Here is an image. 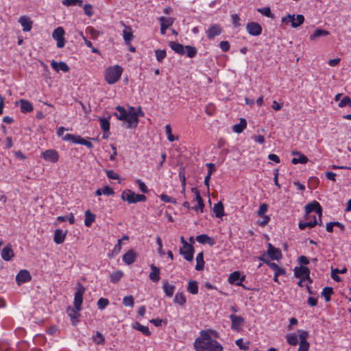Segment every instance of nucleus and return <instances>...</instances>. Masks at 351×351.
I'll return each mask as SVG.
<instances>
[{"label": "nucleus", "instance_id": "69168bd1", "mask_svg": "<svg viewBox=\"0 0 351 351\" xmlns=\"http://www.w3.org/2000/svg\"><path fill=\"white\" fill-rule=\"evenodd\" d=\"M298 351H308L310 347L308 341H302L299 343Z\"/></svg>", "mask_w": 351, "mask_h": 351}, {"label": "nucleus", "instance_id": "c03bdc74", "mask_svg": "<svg viewBox=\"0 0 351 351\" xmlns=\"http://www.w3.org/2000/svg\"><path fill=\"white\" fill-rule=\"evenodd\" d=\"M160 25H162L167 28H169L173 23V19L171 17L160 16L159 18Z\"/></svg>", "mask_w": 351, "mask_h": 351}, {"label": "nucleus", "instance_id": "864d4df0", "mask_svg": "<svg viewBox=\"0 0 351 351\" xmlns=\"http://www.w3.org/2000/svg\"><path fill=\"white\" fill-rule=\"evenodd\" d=\"M100 126L101 130L106 132L110 130V121L105 118L100 119Z\"/></svg>", "mask_w": 351, "mask_h": 351}, {"label": "nucleus", "instance_id": "774afa93", "mask_svg": "<svg viewBox=\"0 0 351 351\" xmlns=\"http://www.w3.org/2000/svg\"><path fill=\"white\" fill-rule=\"evenodd\" d=\"M232 22L234 27L240 26V17L238 14H234L231 15Z\"/></svg>", "mask_w": 351, "mask_h": 351}, {"label": "nucleus", "instance_id": "e2e57ef3", "mask_svg": "<svg viewBox=\"0 0 351 351\" xmlns=\"http://www.w3.org/2000/svg\"><path fill=\"white\" fill-rule=\"evenodd\" d=\"M83 9H84V13L87 16H91L93 14V7L90 4H88V3L85 4L83 7Z\"/></svg>", "mask_w": 351, "mask_h": 351}, {"label": "nucleus", "instance_id": "3c124183", "mask_svg": "<svg viewBox=\"0 0 351 351\" xmlns=\"http://www.w3.org/2000/svg\"><path fill=\"white\" fill-rule=\"evenodd\" d=\"M123 276V273L121 271L114 272L110 275V281L113 283H117L120 280Z\"/></svg>", "mask_w": 351, "mask_h": 351}, {"label": "nucleus", "instance_id": "a19ab883", "mask_svg": "<svg viewBox=\"0 0 351 351\" xmlns=\"http://www.w3.org/2000/svg\"><path fill=\"white\" fill-rule=\"evenodd\" d=\"M329 34V32L324 29H317L313 34L310 36L311 40H315L318 37L326 36Z\"/></svg>", "mask_w": 351, "mask_h": 351}, {"label": "nucleus", "instance_id": "412c9836", "mask_svg": "<svg viewBox=\"0 0 351 351\" xmlns=\"http://www.w3.org/2000/svg\"><path fill=\"white\" fill-rule=\"evenodd\" d=\"M123 38L126 45H130L131 41L134 39V35L132 28L130 26H125L123 30Z\"/></svg>", "mask_w": 351, "mask_h": 351}, {"label": "nucleus", "instance_id": "f03ea898", "mask_svg": "<svg viewBox=\"0 0 351 351\" xmlns=\"http://www.w3.org/2000/svg\"><path fill=\"white\" fill-rule=\"evenodd\" d=\"M115 110L113 115L117 119L124 121L128 129L136 128L138 124V117L144 116V112L141 107L136 109L133 106H129L128 110H127L124 107L117 106Z\"/></svg>", "mask_w": 351, "mask_h": 351}, {"label": "nucleus", "instance_id": "49530a36", "mask_svg": "<svg viewBox=\"0 0 351 351\" xmlns=\"http://www.w3.org/2000/svg\"><path fill=\"white\" fill-rule=\"evenodd\" d=\"M81 310H77L75 307L74 308L69 307L66 310V312H67L68 315H69V317H71V319L72 320H73L74 319L78 318V317L80 316L79 312Z\"/></svg>", "mask_w": 351, "mask_h": 351}, {"label": "nucleus", "instance_id": "052dcab7", "mask_svg": "<svg viewBox=\"0 0 351 351\" xmlns=\"http://www.w3.org/2000/svg\"><path fill=\"white\" fill-rule=\"evenodd\" d=\"M136 184H138V189H140V191L144 193H147L148 192V188L147 186H146V184H145V182H143L142 180H137L136 181Z\"/></svg>", "mask_w": 351, "mask_h": 351}, {"label": "nucleus", "instance_id": "37998d69", "mask_svg": "<svg viewBox=\"0 0 351 351\" xmlns=\"http://www.w3.org/2000/svg\"><path fill=\"white\" fill-rule=\"evenodd\" d=\"M287 342L291 346H296L298 343V338L295 333H289L286 336Z\"/></svg>", "mask_w": 351, "mask_h": 351}, {"label": "nucleus", "instance_id": "7c9ffc66", "mask_svg": "<svg viewBox=\"0 0 351 351\" xmlns=\"http://www.w3.org/2000/svg\"><path fill=\"white\" fill-rule=\"evenodd\" d=\"M169 45L171 49L176 53L180 55H184L185 53V47H184L182 44L171 41L169 43Z\"/></svg>", "mask_w": 351, "mask_h": 351}, {"label": "nucleus", "instance_id": "4468645a", "mask_svg": "<svg viewBox=\"0 0 351 351\" xmlns=\"http://www.w3.org/2000/svg\"><path fill=\"white\" fill-rule=\"evenodd\" d=\"M30 273L25 269L21 270L16 276V282L18 285H21L23 283L27 282L31 280Z\"/></svg>", "mask_w": 351, "mask_h": 351}, {"label": "nucleus", "instance_id": "423d86ee", "mask_svg": "<svg viewBox=\"0 0 351 351\" xmlns=\"http://www.w3.org/2000/svg\"><path fill=\"white\" fill-rule=\"evenodd\" d=\"M181 242L182 247L180 249V254L183 256L184 258L187 261H192L193 260L194 247L192 245L189 244L183 237H181Z\"/></svg>", "mask_w": 351, "mask_h": 351}, {"label": "nucleus", "instance_id": "c9c22d12", "mask_svg": "<svg viewBox=\"0 0 351 351\" xmlns=\"http://www.w3.org/2000/svg\"><path fill=\"white\" fill-rule=\"evenodd\" d=\"M187 291L191 294L195 295L198 293V283L196 280H189L187 286Z\"/></svg>", "mask_w": 351, "mask_h": 351}, {"label": "nucleus", "instance_id": "a18cd8bd", "mask_svg": "<svg viewBox=\"0 0 351 351\" xmlns=\"http://www.w3.org/2000/svg\"><path fill=\"white\" fill-rule=\"evenodd\" d=\"M62 4L66 6H74L82 7L83 5L82 0H63Z\"/></svg>", "mask_w": 351, "mask_h": 351}, {"label": "nucleus", "instance_id": "7ed1b4c3", "mask_svg": "<svg viewBox=\"0 0 351 351\" xmlns=\"http://www.w3.org/2000/svg\"><path fill=\"white\" fill-rule=\"evenodd\" d=\"M123 73V68L119 65L109 66L106 70L105 78L109 84H114L119 80Z\"/></svg>", "mask_w": 351, "mask_h": 351}, {"label": "nucleus", "instance_id": "e433bc0d", "mask_svg": "<svg viewBox=\"0 0 351 351\" xmlns=\"http://www.w3.org/2000/svg\"><path fill=\"white\" fill-rule=\"evenodd\" d=\"M95 219V215L90 210H86L85 213L84 224L87 227H90Z\"/></svg>", "mask_w": 351, "mask_h": 351}, {"label": "nucleus", "instance_id": "72a5a7b5", "mask_svg": "<svg viewBox=\"0 0 351 351\" xmlns=\"http://www.w3.org/2000/svg\"><path fill=\"white\" fill-rule=\"evenodd\" d=\"M246 126L247 122L245 119H241L240 122L239 123H237L232 126V130L233 132L239 134L243 131Z\"/></svg>", "mask_w": 351, "mask_h": 351}, {"label": "nucleus", "instance_id": "f3484780", "mask_svg": "<svg viewBox=\"0 0 351 351\" xmlns=\"http://www.w3.org/2000/svg\"><path fill=\"white\" fill-rule=\"evenodd\" d=\"M294 275L297 278L304 279L308 278L310 275V269L306 266L301 265L300 267H295L294 269Z\"/></svg>", "mask_w": 351, "mask_h": 351}, {"label": "nucleus", "instance_id": "bf43d9fd", "mask_svg": "<svg viewBox=\"0 0 351 351\" xmlns=\"http://www.w3.org/2000/svg\"><path fill=\"white\" fill-rule=\"evenodd\" d=\"M268 206L267 204H262L260 205L259 208L257 211V215L258 216H263L265 215V213L267 211Z\"/></svg>", "mask_w": 351, "mask_h": 351}, {"label": "nucleus", "instance_id": "b1692460", "mask_svg": "<svg viewBox=\"0 0 351 351\" xmlns=\"http://www.w3.org/2000/svg\"><path fill=\"white\" fill-rule=\"evenodd\" d=\"M51 66L53 69H54L56 72H59L62 71L64 73L68 72L69 71V66L64 62H57L53 60L51 62Z\"/></svg>", "mask_w": 351, "mask_h": 351}, {"label": "nucleus", "instance_id": "9b49d317", "mask_svg": "<svg viewBox=\"0 0 351 351\" xmlns=\"http://www.w3.org/2000/svg\"><path fill=\"white\" fill-rule=\"evenodd\" d=\"M229 318L232 322L231 328L235 331H239L241 329L242 325L245 323V319L239 315L231 314Z\"/></svg>", "mask_w": 351, "mask_h": 351}, {"label": "nucleus", "instance_id": "680f3d73", "mask_svg": "<svg viewBox=\"0 0 351 351\" xmlns=\"http://www.w3.org/2000/svg\"><path fill=\"white\" fill-rule=\"evenodd\" d=\"M83 40H84L85 45L91 49V51L94 53H99V51L98 49L93 47L92 43L88 40L86 37L83 36Z\"/></svg>", "mask_w": 351, "mask_h": 351}, {"label": "nucleus", "instance_id": "2f4dec72", "mask_svg": "<svg viewBox=\"0 0 351 351\" xmlns=\"http://www.w3.org/2000/svg\"><path fill=\"white\" fill-rule=\"evenodd\" d=\"M213 210L217 218H221L224 215L223 205L221 202L214 205Z\"/></svg>", "mask_w": 351, "mask_h": 351}, {"label": "nucleus", "instance_id": "79ce46f5", "mask_svg": "<svg viewBox=\"0 0 351 351\" xmlns=\"http://www.w3.org/2000/svg\"><path fill=\"white\" fill-rule=\"evenodd\" d=\"M332 293L333 289L330 287H324L321 293L326 302H329L330 300V297Z\"/></svg>", "mask_w": 351, "mask_h": 351}, {"label": "nucleus", "instance_id": "9d476101", "mask_svg": "<svg viewBox=\"0 0 351 351\" xmlns=\"http://www.w3.org/2000/svg\"><path fill=\"white\" fill-rule=\"evenodd\" d=\"M64 35V30L61 27H58L55 29L52 33V37L55 40H56V45L58 48H62L65 45Z\"/></svg>", "mask_w": 351, "mask_h": 351}, {"label": "nucleus", "instance_id": "603ef678", "mask_svg": "<svg viewBox=\"0 0 351 351\" xmlns=\"http://www.w3.org/2000/svg\"><path fill=\"white\" fill-rule=\"evenodd\" d=\"M189 58H194L197 53V49L195 47L186 45L185 47V52Z\"/></svg>", "mask_w": 351, "mask_h": 351}, {"label": "nucleus", "instance_id": "de8ad7c7", "mask_svg": "<svg viewBox=\"0 0 351 351\" xmlns=\"http://www.w3.org/2000/svg\"><path fill=\"white\" fill-rule=\"evenodd\" d=\"M155 55L156 60L159 62H162L163 60L166 58L167 52L165 49H156L155 50Z\"/></svg>", "mask_w": 351, "mask_h": 351}, {"label": "nucleus", "instance_id": "473e14b6", "mask_svg": "<svg viewBox=\"0 0 351 351\" xmlns=\"http://www.w3.org/2000/svg\"><path fill=\"white\" fill-rule=\"evenodd\" d=\"M62 139L65 141H71L75 144H80V142L82 141L83 138H82L80 135L66 134L64 136H63Z\"/></svg>", "mask_w": 351, "mask_h": 351}, {"label": "nucleus", "instance_id": "8fccbe9b", "mask_svg": "<svg viewBox=\"0 0 351 351\" xmlns=\"http://www.w3.org/2000/svg\"><path fill=\"white\" fill-rule=\"evenodd\" d=\"M122 304L125 306L133 307L134 304V300L132 295L125 296L123 298Z\"/></svg>", "mask_w": 351, "mask_h": 351}, {"label": "nucleus", "instance_id": "39448f33", "mask_svg": "<svg viewBox=\"0 0 351 351\" xmlns=\"http://www.w3.org/2000/svg\"><path fill=\"white\" fill-rule=\"evenodd\" d=\"M121 199L129 204H135L140 202H145L147 198L145 195L136 194L131 190L124 191L121 194Z\"/></svg>", "mask_w": 351, "mask_h": 351}, {"label": "nucleus", "instance_id": "f704fd0d", "mask_svg": "<svg viewBox=\"0 0 351 351\" xmlns=\"http://www.w3.org/2000/svg\"><path fill=\"white\" fill-rule=\"evenodd\" d=\"M268 266L274 271L276 276L285 275L286 270L284 268L279 267L275 263H268Z\"/></svg>", "mask_w": 351, "mask_h": 351}, {"label": "nucleus", "instance_id": "a878e982", "mask_svg": "<svg viewBox=\"0 0 351 351\" xmlns=\"http://www.w3.org/2000/svg\"><path fill=\"white\" fill-rule=\"evenodd\" d=\"M14 255V252L10 244L5 246L1 251V257L5 261H10Z\"/></svg>", "mask_w": 351, "mask_h": 351}, {"label": "nucleus", "instance_id": "ddd939ff", "mask_svg": "<svg viewBox=\"0 0 351 351\" xmlns=\"http://www.w3.org/2000/svg\"><path fill=\"white\" fill-rule=\"evenodd\" d=\"M42 158L46 161L56 162L59 159V154L56 150L51 149L43 152Z\"/></svg>", "mask_w": 351, "mask_h": 351}, {"label": "nucleus", "instance_id": "6e6d98bb", "mask_svg": "<svg viewBox=\"0 0 351 351\" xmlns=\"http://www.w3.org/2000/svg\"><path fill=\"white\" fill-rule=\"evenodd\" d=\"M109 304V301L106 298H101L97 301V306L100 310L104 309Z\"/></svg>", "mask_w": 351, "mask_h": 351}, {"label": "nucleus", "instance_id": "cd10ccee", "mask_svg": "<svg viewBox=\"0 0 351 351\" xmlns=\"http://www.w3.org/2000/svg\"><path fill=\"white\" fill-rule=\"evenodd\" d=\"M136 256V253L131 250L123 256V261L127 265H131L135 261Z\"/></svg>", "mask_w": 351, "mask_h": 351}, {"label": "nucleus", "instance_id": "0eeeda50", "mask_svg": "<svg viewBox=\"0 0 351 351\" xmlns=\"http://www.w3.org/2000/svg\"><path fill=\"white\" fill-rule=\"evenodd\" d=\"M304 21V17L302 14H298L296 18L294 14H287L282 19V23H291V27L296 28L301 25Z\"/></svg>", "mask_w": 351, "mask_h": 351}, {"label": "nucleus", "instance_id": "5fc2aeb1", "mask_svg": "<svg viewBox=\"0 0 351 351\" xmlns=\"http://www.w3.org/2000/svg\"><path fill=\"white\" fill-rule=\"evenodd\" d=\"M160 199L164 202H166V203H172L173 204H177V202H176V199L175 198H173L166 194H161L160 195Z\"/></svg>", "mask_w": 351, "mask_h": 351}, {"label": "nucleus", "instance_id": "2eb2a0df", "mask_svg": "<svg viewBox=\"0 0 351 351\" xmlns=\"http://www.w3.org/2000/svg\"><path fill=\"white\" fill-rule=\"evenodd\" d=\"M192 191L195 193V199H196L197 203V206H195L192 208L197 213H203L204 212V204L203 199L201 197L199 191L196 189L193 188Z\"/></svg>", "mask_w": 351, "mask_h": 351}, {"label": "nucleus", "instance_id": "338daca9", "mask_svg": "<svg viewBox=\"0 0 351 351\" xmlns=\"http://www.w3.org/2000/svg\"><path fill=\"white\" fill-rule=\"evenodd\" d=\"M102 193H103V195H108V196L113 195L114 194V191L113 189L108 186H106L102 189Z\"/></svg>", "mask_w": 351, "mask_h": 351}, {"label": "nucleus", "instance_id": "6e6552de", "mask_svg": "<svg viewBox=\"0 0 351 351\" xmlns=\"http://www.w3.org/2000/svg\"><path fill=\"white\" fill-rule=\"evenodd\" d=\"M85 291V288L81 285L78 284L76 291L74 295L73 304L77 310H82V304L83 302V294Z\"/></svg>", "mask_w": 351, "mask_h": 351}, {"label": "nucleus", "instance_id": "4be33fe9", "mask_svg": "<svg viewBox=\"0 0 351 351\" xmlns=\"http://www.w3.org/2000/svg\"><path fill=\"white\" fill-rule=\"evenodd\" d=\"M150 268L152 269V271L150 272V274L149 275V278L150 280L154 282H158L160 280V268L156 267L154 264H152L150 265Z\"/></svg>", "mask_w": 351, "mask_h": 351}, {"label": "nucleus", "instance_id": "0e129e2a", "mask_svg": "<svg viewBox=\"0 0 351 351\" xmlns=\"http://www.w3.org/2000/svg\"><path fill=\"white\" fill-rule=\"evenodd\" d=\"M258 11L265 16H267V17L271 16V9L269 7H264L263 8H260L258 10Z\"/></svg>", "mask_w": 351, "mask_h": 351}, {"label": "nucleus", "instance_id": "ea45409f", "mask_svg": "<svg viewBox=\"0 0 351 351\" xmlns=\"http://www.w3.org/2000/svg\"><path fill=\"white\" fill-rule=\"evenodd\" d=\"M173 302L180 306H183L186 302V298L182 292H178L175 295Z\"/></svg>", "mask_w": 351, "mask_h": 351}, {"label": "nucleus", "instance_id": "f8f14e48", "mask_svg": "<svg viewBox=\"0 0 351 351\" xmlns=\"http://www.w3.org/2000/svg\"><path fill=\"white\" fill-rule=\"evenodd\" d=\"M246 30L251 36H259L262 33V27L256 22H250L246 25Z\"/></svg>", "mask_w": 351, "mask_h": 351}, {"label": "nucleus", "instance_id": "f257e3e1", "mask_svg": "<svg viewBox=\"0 0 351 351\" xmlns=\"http://www.w3.org/2000/svg\"><path fill=\"white\" fill-rule=\"evenodd\" d=\"M200 336L194 341V348L196 351H223V346L211 335L217 336V332L212 330H201Z\"/></svg>", "mask_w": 351, "mask_h": 351}, {"label": "nucleus", "instance_id": "dca6fc26", "mask_svg": "<svg viewBox=\"0 0 351 351\" xmlns=\"http://www.w3.org/2000/svg\"><path fill=\"white\" fill-rule=\"evenodd\" d=\"M222 29L219 25L214 24L212 25L206 31L207 37L212 40L215 36H219L221 34Z\"/></svg>", "mask_w": 351, "mask_h": 351}, {"label": "nucleus", "instance_id": "aec40b11", "mask_svg": "<svg viewBox=\"0 0 351 351\" xmlns=\"http://www.w3.org/2000/svg\"><path fill=\"white\" fill-rule=\"evenodd\" d=\"M291 154L293 156H295V157L293 158L291 160V162L294 165L295 164H306L308 162V158L304 154L298 152H292Z\"/></svg>", "mask_w": 351, "mask_h": 351}, {"label": "nucleus", "instance_id": "1a4fd4ad", "mask_svg": "<svg viewBox=\"0 0 351 351\" xmlns=\"http://www.w3.org/2000/svg\"><path fill=\"white\" fill-rule=\"evenodd\" d=\"M245 276H241V274L238 271H235L231 273L228 276V282L231 285H235L237 286L242 287L244 289L247 288L243 284V281L245 280Z\"/></svg>", "mask_w": 351, "mask_h": 351}, {"label": "nucleus", "instance_id": "09e8293b", "mask_svg": "<svg viewBox=\"0 0 351 351\" xmlns=\"http://www.w3.org/2000/svg\"><path fill=\"white\" fill-rule=\"evenodd\" d=\"M93 341L97 345L104 344L105 341L104 337L101 332L98 331L96 332L95 335H93Z\"/></svg>", "mask_w": 351, "mask_h": 351}, {"label": "nucleus", "instance_id": "13d9d810", "mask_svg": "<svg viewBox=\"0 0 351 351\" xmlns=\"http://www.w3.org/2000/svg\"><path fill=\"white\" fill-rule=\"evenodd\" d=\"M346 106H351V99L348 96H345L339 103V107L343 108Z\"/></svg>", "mask_w": 351, "mask_h": 351}, {"label": "nucleus", "instance_id": "bb28decb", "mask_svg": "<svg viewBox=\"0 0 351 351\" xmlns=\"http://www.w3.org/2000/svg\"><path fill=\"white\" fill-rule=\"evenodd\" d=\"M196 240L198 243L201 244L208 243L210 246H213L215 245V240L208 237L207 234H202L196 237Z\"/></svg>", "mask_w": 351, "mask_h": 351}, {"label": "nucleus", "instance_id": "4c0bfd02", "mask_svg": "<svg viewBox=\"0 0 351 351\" xmlns=\"http://www.w3.org/2000/svg\"><path fill=\"white\" fill-rule=\"evenodd\" d=\"M133 328L134 329L141 332L145 336H149L151 335L149 328L147 326L141 325L138 322H135L133 325Z\"/></svg>", "mask_w": 351, "mask_h": 351}, {"label": "nucleus", "instance_id": "4d7b16f0", "mask_svg": "<svg viewBox=\"0 0 351 351\" xmlns=\"http://www.w3.org/2000/svg\"><path fill=\"white\" fill-rule=\"evenodd\" d=\"M165 133L167 136V139L170 142H173L176 138L171 133V128L169 124L166 125L165 126Z\"/></svg>", "mask_w": 351, "mask_h": 351}, {"label": "nucleus", "instance_id": "c756f323", "mask_svg": "<svg viewBox=\"0 0 351 351\" xmlns=\"http://www.w3.org/2000/svg\"><path fill=\"white\" fill-rule=\"evenodd\" d=\"M66 232H64L61 229H57L55 231L53 241L57 244H61L64 242Z\"/></svg>", "mask_w": 351, "mask_h": 351}, {"label": "nucleus", "instance_id": "393cba45", "mask_svg": "<svg viewBox=\"0 0 351 351\" xmlns=\"http://www.w3.org/2000/svg\"><path fill=\"white\" fill-rule=\"evenodd\" d=\"M313 220H306L307 221L302 222L300 221L298 224L299 228L300 230H304L306 228H313L315 225H321L322 222L317 220L316 217H313Z\"/></svg>", "mask_w": 351, "mask_h": 351}, {"label": "nucleus", "instance_id": "a211bd4d", "mask_svg": "<svg viewBox=\"0 0 351 351\" xmlns=\"http://www.w3.org/2000/svg\"><path fill=\"white\" fill-rule=\"evenodd\" d=\"M162 289L167 298H171L176 290V286L170 285L167 280H162Z\"/></svg>", "mask_w": 351, "mask_h": 351}, {"label": "nucleus", "instance_id": "c85d7f7f", "mask_svg": "<svg viewBox=\"0 0 351 351\" xmlns=\"http://www.w3.org/2000/svg\"><path fill=\"white\" fill-rule=\"evenodd\" d=\"M19 102L21 112H30L34 110L32 104L27 100L21 99Z\"/></svg>", "mask_w": 351, "mask_h": 351}, {"label": "nucleus", "instance_id": "5701e85b", "mask_svg": "<svg viewBox=\"0 0 351 351\" xmlns=\"http://www.w3.org/2000/svg\"><path fill=\"white\" fill-rule=\"evenodd\" d=\"M19 23L23 27L24 32H29L32 27V21L26 16H21L19 19Z\"/></svg>", "mask_w": 351, "mask_h": 351}, {"label": "nucleus", "instance_id": "6ab92c4d", "mask_svg": "<svg viewBox=\"0 0 351 351\" xmlns=\"http://www.w3.org/2000/svg\"><path fill=\"white\" fill-rule=\"evenodd\" d=\"M267 254L272 260H278L282 256L281 251L271 243H268Z\"/></svg>", "mask_w": 351, "mask_h": 351}, {"label": "nucleus", "instance_id": "20e7f679", "mask_svg": "<svg viewBox=\"0 0 351 351\" xmlns=\"http://www.w3.org/2000/svg\"><path fill=\"white\" fill-rule=\"evenodd\" d=\"M322 206L316 201H313L305 206L306 219H308L311 217H316V215H317L319 221L322 222Z\"/></svg>", "mask_w": 351, "mask_h": 351}, {"label": "nucleus", "instance_id": "58836bf2", "mask_svg": "<svg viewBox=\"0 0 351 351\" xmlns=\"http://www.w3.org/2000/svg\"><path fill=\"white\" fill-rule=\"evenodd\" d=\"M196 266L195 269L197 271H202L204 269V254L203 252L199 253L196 256Z\"/></svg>", "mask_w": 351, "mask_h": 351}]
</instances>
